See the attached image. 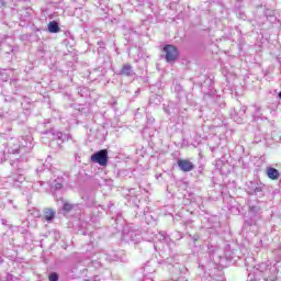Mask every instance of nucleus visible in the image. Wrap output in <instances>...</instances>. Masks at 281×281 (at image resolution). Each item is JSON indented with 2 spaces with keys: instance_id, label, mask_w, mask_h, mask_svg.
I'll return each instance as SVG.
<instances>
[{
  "instance_id": "nucleus-1",
  "label": "nucleus",
  "mask_w": 281,
  "mask_h": 281,
  "mask_svg": "<svg viewBox=\"0 0 281 281\" xmlns=\"http://www.w3.org/2000/svg\"><path fill=\"white\" fill-rule=\"evenodd\" d=\"M33 147L32 142L25 137L10 138L4 144V149L0 153L1 161L10 159V155H13L15 159L11 160L10 165L21 170V164L27 161Z\"/></svg>"
},
{
  "instance_id": "nucleus-2",
  "label": "nucleus",
  "mask_w": 281,
  "mask_h": 281,
  "mask_svg": "<svg viewBox=\"0 0 281 281\" xmlns=\"http://www.w3.org/2000/svg\"><path fill=\"white\" fill-rule=\"evenodd\" d=\"M162 52L166 54L165 60L167 63H175L177 61V58H179V49L175 45H171V44L165 45Z\"/></svg>"
},
{
  "instance_id": "nucleus-3",
  "label": "nucleus",
  "mask_w": 281,
  "mask_h": 281,
  "mask_svg": "<svg viewBox=\"0 0 281 281\" xmlns=\"http://www.w3.org/2000/svg\"><path fill=\"white\" fill-rule=\"evenodd\" d=\"M91 161L93 164H99V166H106L109 164V151L106 149H101L91 156Z\"/></svg>"
},
{
  "instance_id": "nucleus-4",
  "label": "nucleus",
  "mask_w": 281,
  "mask_h": 281,
  "mask_svg": "<svg viewBox=\"0 0 281 281\" xmlns=\"http://www.w3.org/2000/svg\"><path fill=\"white\" fill-rule=\"evenodd\" d=\"M9 79L11 80V86L15 87L16 89V83L19 82V79L14 75V69H1L0 70L1 82H8Z\"/></svg>"
},
{
  "instance_id": "nucleus-5",
  "label": "nucleus",
  "mask_w": 281,
  "mask_h": 281,
  "mask_svg": "<svg viewBox=\"0 0 281 281\" xmlns=\"http://www.w3.org/2000/svg\"><path fill=\"white\" fill-rule=\"evenodd\" d=\"M0 49L4 52V54L14 53V40L11 36L2 37L0 41Z\"/></svg>"
},
{
  "instance_id": "nucleus-6",
  "label": "nucleus",
  "mask_w": 281,
  "mask_h": 281,
  "mask_svg": "<svg viewBox=\"0 0 281 281\" xmlns=\"http://www.w3.org/2000/svg\"><path fill=\"white\" fill-rule=\"evenodd\" d=\"M61 203H63L61 210H63L64 214H69L71 212H78V210H80V207H82L80 204H74L67 200H61Z\"/></svg>"
},
{
  "instance_id": "nucleus-7",
  "label": "nucleus",
  "mask_w": 281,
  "mask_h": 281,
  "mask_svg": "<svg viewBox=\"0 0 281 281\" xmlns=\"http://www.w3.org/2000/svg\"><path fill=\"white\" fill-rule=\"evenodd\" d=\"M178 167L182 172H192L194 170V165L188 159H179Z\"/></svg>"
},
{
  "instance_id": "nucleus-8",
  "label": "nucleus",
  "mask_w": 281,
  "mask_h": 281,
  "mask_svg": "<svg viewBox=\"0 0 281 281\" xmlns=\"http://www.w3.org/2000/svg\"><path fill=\"white\" fill-rule=\"evenodd\" d=\"M44 135H48L53 140H56L58 146L65 142V138H63V132L50 130L49 132H45Z\"/></svg>"
},
{
  "instance_id": "nucleus-9",
  "label": "nucleus",
  "mask_w": 281,
  "mask_h": 281,
  "mask_svg": "<svg viewBox=\"0 0 281 281\" xmlns=\"http://www.w3.org/2000/svg\"><path fill=\"white\" fill-rule=\"evenodd\" d=\"M120 76H126L127 78H131L135 76V71L133 70V66L130 64H124L121 70L119 71Z\"/></svg>"
},
{
  "instance_id": "nucleus-10",
  "label": "nucleus",
  "mask_w": 281,
  "mask_h": 281,
  "mask_svg": "<svg viewBox=\"0 0 281 281\" xmlns=\"http://www.w3.org/2000/svg\"><path fill=\"white\" fill-rule=\"evenodd\" d=\"M8 179L9 181H12V186L19 188V186H21V183L25 181V176H23V173H14L12 177H9Z\"/></svg>"
},
{
  "instance_id": "nucleus-11",
  "label": "nucleus",
  "mask_w": 281,
  "mask_h": 281,
  "mask_svg": "<svg viewBox=\"0 0 281 281\" xmlns=\"http://www.w3.org/2000/svg\"><path fill=\"white\" fill-rule=\"evenodd\" d=\"M247 192L248 194H260V192H262V187H260V184L256 183V182H249L247 184Z\"/></svg>"
},
{
  "instance_id": "nucleus-12",
  "label": "nucleus",
  "mask_w": 281,
  "mask_h": 281,
  "mask_svg": "<svg viewBox=\"0 0 281 281\" xmlns=\"http://www.w3.org/2000/svg\"><path fill=\"white\" fill-rule=\"evenodd\" d=\"M267 175L269 179H272V181H278V179H280V171L273 167L267 168Z\"/></svg>"
},
{
  "instance_id": "nucleus-13",
  "label": "nucleus",
  "mask_w": 281,
  "mask_h": 281,
  "mask_svg": "<svg viewBox=\"0 0 281 281\" xmlns=\"http://www.w3.org/2000/svg\"><path fill=\"white\" fill-rule=\"evenodd\" d=\"M165 265H169L171 267H176V269H181V265H179V256H175V257H169L167 259H165Z\"/></svg>"
},
{
  "instance_id": "nucleus-14",
  "label": "nucleus",
  "mask_w": 281,
  "mask_h": 281,
  "mask_svg": "<svg viewBox=\"0 0 281 281\" xmlns=\"http://www.w3.org/2000/svg\"><path fill=\"white\" fill-rule=\"evenodd\" d=\"M44 218L47 223H52L54 218H56V211L53 209H45L44 210Z\"/></svg>"
},
{
  "instance_id": "nucleus-15",
  "label": "nucleus",
  "mask_w": 281,
  "mask_h": 281,
  "mask_svg": "<svg viewBox=\"0 0 281 281\" xmlns=\"http://www.w3.org/2000/svg\"><path fill=\"white\" fill-rule=\"evenodd\" d=\"M48 32L50 34H58L60 32V26L58 25V22L52 21L48 23Z\"/></svg>"
},
{
  "instance_id": "nucleus-16",
  "label": "nucleus",
  "mask_w": 281,
  "mask_h": 281,
  "mask_svg": "<svg viewBox=\"0 0 281 281\" xmlns=\"http://www.w3.org/2000/svg\"><path fill=\"white\" fill-rule=\"evenodd\" d=\"M128 236H130L131 243H134L135 245H137V243H139L142 240V235H139V233H137V232L131 231L128 233Z\"/></svg>"
},
{
  "instance_id": "nucleus-17",
  "label": "nucleus",
  "mask_w": 281,
  "mask_h": 281,
  "mask_svg": "<svg viewBox=\"0 0 281 281\" xmlns=\"http://www.w3.org/2000/svg\"><path fill=\"white\" fill-rule=\"evenodd\" d=\"M249 216H258L260 214V205H249Z\"/></svg>"
},
{
  "instance_id": "nucleus-18",
  "label": "nucleus",
  "mask_w": 281,
  "mask_h": 281,
  "mask_svg": "<svg viewBox=\"0 0 281 281\" xmlns=\"http://www.w3.org/2000/svg\"><path fill=\"white\" fill-rule=\"evenodd\" d=\"M153 273H155V269L150 268V262H147L144 267V276L153 277Z\"/></svg>"
},
{
  "instance_id": "nucleus-19",
  "label": "nucleus",
  "mask_w": 281,
  "mask_h": 281,
  "mask_svg": "<svg viewBox=\"0 0 281 281\" xmlns=\"http://www.w3.org/2000/svg\"><path fill=\"white\" fill-rule=\"evenodd\" d=\"M158 236H159L158 239H159V240H164L165 243H168V240H170V237H168V236L166 235V233H159Z\"/></svg>"
},
{
  "instance_id": "nucleus-20",
  "label": "nucleus",
  "mask_w": 281,
  "mask_h": 281,
  "mask_svg": "<svg viewBox=\"0 0 281 281\" xmlns=\"http://www.w3.org/2000/svg\"><path fill=\"white\" fill-rule=\"evenodd\" d=\"M58 273L56 272H52L49 276H48V280L49 281H58Z\"/></svg>"
},
{
  "instance_id": "nucleus-21",
  "label": "nucleus",
  "mask_w": 281,
  "mask_h": 281,
  "mask_svg": "<svg viewBox=\"0 0 281 281\" xmlns=\"http://www.w3.org/2000/svg\"><path fill=\"white\" fill-rule=\"evenodd\" d=\"M0 281H14V276L7 273L5 280H3V277H1Z\"/></svg>"
},
{
  "instance_id": "nucleus-22",
  "label": "nucleus",
  "mask_w": 281,
  "mask_h": 281,
  "mask_svg": "<svg viewBox=\"0 0 281 281\" xmlns=\"http://www.w3.org/2000/svg\"><path fill=\"white\" fill-rule=\"evenodd\" d=\"M54 188H55V190H63L61 182H55Z\"/></svg>"
},
{
  "instance_id": "nucleus-23",
  "label": "nucleus",
  "mask_w": 281,
  "mask_h": 281,
  "mask_svg": "<svg viewBox=\"0 0 281 281\" xmlns=\"http://www.w3.org/2000/svg\"><path fill=\"white\" fill-rule=\"evenodd\" d=\"M143 281H155V280L153 279V277H150L148 274H144Z\"/></svg>"
},
{
  "instance_id": "nucleus-24",
  "label": "nucleus",
  "mask_w": 281,
  "mask_h": 281,
  "mask_svg": "<svg viewBox=\"0 0 281 281\" xmlns=\"http://www.w3.org/2000/svg\"><path fill=\"white\" fill-rule=\"evenodd\" d=\"M50 172H49V169H44L43 171H42V175H49Z\"/></svg>"
},
{
  "instance_id": "nucleus-25",
  "label": "nucleus",
  "mask_w": 281,
  "mask_h": 281,
  "mask_svg": "<svg viewBox=\"0 0 281 281\" xmlns=\"http://www.w3.org/2000/svg\"><path fill=\"white\" fill-rule=\"evenodd\" d=\"M173 281H187L186 278H179L178 280H173Z\"/></svg>"
},
{
  "instance_id": "nucleus-26",
  "label": "nucleus",
  "mask_w": 281,
  "mask_h": 281,
  "mask_svg": "<svg viewBox=\"0 0 281 281\" xmlns=\"http://www.w3.org/2000/svg\"><path fill=\"white\" fill-rule=\"evenodd\" d=\"M93 280H94V281H100V277L95 276V277L93 278Z\"/></svg>"
},
{
  "instance_id": "nucleus-27",
  "label": "nucleus",
  "mask_w": 281,
  "mask_h": 281,
  "mask_svg": "<svg viewBox=\"0 0 281 281\" xmlns=\"http://www.w3.org/2000/svg\"><path fill=\"white\" fill-rule=\"evenodd\" d=\"M15 157H19V156H14V158H13V159H12V158H10V159H11V161H14Z\"/></svg>"
},
{
  "instance_id": "nucleus-28",
  "label": "nucleus",
  "mask_w": 281,
  "mask_h": 281,
  "mask_svg": "<svg viewBox=\"0 0 281 281\" xmlns=\"http://www.w3.org/2000/svg\"><path fill=\"white\" fill-rule=\"evenodd\" d=\"M279 98H280V100H281V91L279 92Z\"/></svg>"
},
{
  "instance_id": "nucleus-29",
  "label": "nucleus",
  "mask_w": 281,
  "mask_h": 281,
  "mask_svg": "<svg viewBox=\"0 0 281 281\" xmlns=\"http://www.w3.org/2000/svg\"><path fill=\"white\" fill-rule=\"evenodd\" d=\"M18 91H19V89H15V90H14V93H16Z\"/></svg>"
},
{
  "instance_id": "nucleus-30",
  "label": "nucleus",
  "mask_w": 281,
  "mask_h": 281,
  "mask_svg": "<svg viewBox=\"0 0 281 281\" xmlns=\"http://www.w3.org/2000/svg\"><path fill=\"white\" fill-rule=\"evenodd\" d=\"M246 111H247V110L244 108V109H243V112L245 113Z\"/></svg>"
}]
</instances>
